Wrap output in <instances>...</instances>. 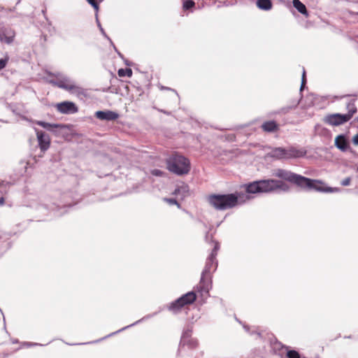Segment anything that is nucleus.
I'll list each match as a JSON object with an SVG mask.
<instances>
[{"label": "nucleus", "mask_w": 358, "mask_h": 358, "mask_svg": "<svg viewBox=\"0 0 358 358\" xmlns=\"http://www.w3.org/2000/svg\"><path fill=\"white\" fill-rule=\"evenodd\" d=\"M346 96H350V95L349 94H345V95L343 96L342 98L346 97Z\"/></svg>", "instance_id": "obj_40"}, {"label": "nucleus", "mask_w": 358, "mask_h": 358, "mask_svg": "<svg viewBox=\"0 0 358 358\" xmlns=\"http://www.w3.org/2000/svg\"><path fill=\"white\" fill-rule=\"evenodd\" d=\"M165 201L171 205H177L178 207L180 206V204L175 199H165Z\"/></svg>", "instance_id": "obj_33"}, {"label": "nucleus", "mask_w": 358, "mask_h": 358, "mask_svg": "<svg viewBox=\"0 0 358 358\" xmlns=\"http://www.w3.org/2000/svg\"><path fill=\"white\" fill-rule=\"evenodd\" d=\"M54 76L56 77V80H50V83L54 86H57L59 88L78 94L83 93V88L76 85L74 82H73L69 77L59 73L54 74Z\"/></svg>", "instance_id": "obj_5"}, {"label": "nucleus", "mask_w": 358, "mask_h": 358, "mask_svg": "<svg viewBox=\"0 0 358 358\" xmlns=\"http://www.w3.org/2000/svg\"><path fill=\"white\" fill-rule=\"evenodd\" d=\"M15 32L14 31L10 29V36H7V34H4V41L10 44L13 41L14 37H15Z\"/></svg>", "instance_id": "obj_26"}, {"label": "nucleus", "mask_w": 358, "mask_h": 358, "mask_svg": "<svg viewBox=\"0 0 358 358\" xmlns=\"http://www.w3.org/2000/svg\"><path fill=\"white\" fill-rule=\"evenodd\" d=\"M214 243V248L208 257L205 267L202 271L201 277L200 280V282L199 285L196 287V289L199 292L203 295V294H208V291L211 287L210 285V273L211 270H215L217 266V263L216 262V256L217 255V251L220 249V245L217 242Z\"/></svg>", "instance_id": "obj_2"}, {"label": "nucleus", "mask_w": 358, "mask_h": 358, "mask_svg": "<svg viewBox=\"0 0 358 358\" xmlns=\"http://www.w3.org/2000/svg\"><path fill=\"white\" fill-rule=\"evenodd\" d=\"M96 22H97V25H98V27H99V29H100V31H101V34H102L104 36L107 37V36H106V33H105V31H104V29L102 28V27H101V23H100V22L99 21V20H98V17H96Z\"/></svg>", "instance_id": "obj_35"}, {"label": "nucleus", "mask_w": 358, "mask_h": 358, "mask_svg": "<svg viewBox=\"0 0 358 358\" xmlns=\"http://www.w3.org/2000/svg\"><path fill=\"white\" fill-rule=\"evenodd\" d=\"M262 128L264 131L273 132L278 129V125L275 121L272 120L264 122Z\"/></svg>", "instance_id": "obj_19"}, {"label": "nucleus", "mask_w": 358, "mask_h": 358, "mask_svg": "<svg viewBox=\"0 0 358 358\" xmlns=\"http://www.w3.org/2000/svg\"><path fill=\"white\" fill-rule=\"evenodd\" d=\"M357 121H358V117L356 118Z\"/></svg>", "instance_id": "obj_43"}, {"label": "nucleus", "mask_w": 358, "mask_h": 358, "mask_svg": "<svg viewBox=\"0 0 358 358\" xmlns=\"http://www.w3.org/2000/svg\"><path fill=\"white\" fill-rule=\"evenodd\" d=\"M251 196L246 193L236 192L227 194H212L208 198L209 203L216 210H224L244 203Z\"/></svg>", "instance_id": "obj_1"}, {"label": "nucleus", "mask_w": 358, "mask_h": 358, "mask_svg": "<svg viewBox=\"0 0 358 358\" xmlns=\"http://www.w3.org/2000/svg\"><path fill=\"white\" fill-rule=\"evenodd\" d=\"M305 83H306V71L303 68L302 78H301V90H302L303 88L304 87Z\"/></svg>", "instance_id": "obj_31"}, {"label": "nucleus", "mask_w": 358, "mask_h": 358, "mask_svg": "<svg viewBox=\"0 0 358 358\" xmlns=\"http://www.w3.org/2000/svg\"><path fill=\"white\" fill-rule=\"evenodd\" d=\"M167 169L178 176L187 174L190 171V162L184 156L176 154L166 159Z\"/></svg>", "instance_id": "obj_3"}, {"label": "nucleus", "mask_w": 358, "mask_h": 358, "mask_svg": "<svg viewBox=\"0 0 358 358\" xmlns=\"http://www.w3.org/2000/svg\"><path fill=\"white\" fill-rule=\"evenodd\" d=\"M208 233L206 235V239L208 240Z\"/></svg>", "instance_id": "obj_41"}, {"label": "nucleus", "mask_w": 358, "mask_h": 358, "mask_svg": "<svg viewBox=\"0 0 358 358\" xmlns=\"http://www.w3.org/2000/svg\"><path fill=\"white\" fill-rule=\"evenodd\" d=\"M103 0H99V1H102Z\"/></svg>", "instance_id": "obj_44"}, {"label": "nucleus", "mask_w": 358, "mask_h": 358, "mask_svg": "<svg viewBox=\"0 0 358 358\" xmlns=\"http://www.w3.org/2000/svg\"><path fill=\"white\" fill-rule=\"evenodd\" d=\"M8 57L0 59V70L4 69L6 67V66L8 63Z\"/></svg>", "instance_id": "obj_29"}, {"label": "nucleus", "mask_w": 358, "mask_h": 358, "mask_svg": "<svg viewBox=\"0 0 358 358\" xmlns=\"http://www.w3.org/2000/svg\"><path fill=\"white\" fill-rule=\"evenodd\" d=\"M355 99H352L350 101H349L347 104V109H348V113L345 114L347 117H349V119L350 120L353 115L357 113V109L355 104Z\"/></svg>", "instance_id": "obj_21"}, {"label": "nucleus", "mask_w": 358, "mask_h": 358, "mask_svg": "<svg viewBox=\"0 0 358 358\" xmlns=\"http://www.w3.org/2000/svg\"><path fill=\"white\" fill-rule=\"evenodd\" d=\"M324 120L329 125L338 126L347 122L350 119L345 114L334 113L327 115Z\"/></svg>", "instance_id": "obj_9"}, {"label": "nucleus", "mask_w": 358, "mask_h": 358, "mask_svg": "<svg viewBox=\"0 0 358 358\" xmlns=\"http://www.w3.org/2000/svg\"><path fill=\"white\" fill-rule=\"evenodd\" d=\"M117 73L120 77L127 76V77L130 78L132 76V70L129 68L120 69L118 70Z\"/></svg>", "instance_id": "obj_25"}, {"label": "nucleus", "mask_w": 358, "mask_h": 358, "mask_svg": "<svg viewBox=\"0 0 358 358\" xmlns=\"http://www.w3.org/2000/svg\"><path fill=\"white\" fill-rule=\"evenodd\" d=\"M8 189V183L0 182V206L4 203V195L7 193Z\"/></svg>", "instance_id": "obj_22"}, {"label": "nucleus", "mask_w": 358, "mask_h": 358, "mask_svg": "<svg viewBox=\"0 0 358 358\" xmlns=\"http://www.w3.org/2000/svg\"><path fill=\"white\" fill-rule=\"evenodd\" d=\"M352 142L355 145H358V134L353 137Z\"/></svg>", "instance_id": "obj_36"}, {"label": "nucleus", "mask_w": 358, "mask_h": 358, "mask_svg": "<svg viewBox=\"0 0 358 358\" xmlns=\"http://www.w3.org/2000/svg\"><path fill=\"white\" fill-rule=\"evenodd\" d=\"M244 329H245L247 331L248 330V328L244 326Z\"/></svg>", "instance_id": "obj_42"}, {"label": "nucleus", "mask_w": 358, "mask_h": 358, "mask_svg": "<svg viewBox=\"0 0 358 358\" xmlns=\"http://www.w3.org/2000/svg\"><path fill=\"white\" fill-rule=\"evenodd\" d=\"M180 345H187L189 348H194L197 346V341L192 338V331L187 330L183 332L180 339Z\"/></svg>", "instance_id": "obj_12"}, {"label": "nucleus", "mask_w": 358, "mask_h": 358, "mask_svg": "<svg viewBox=\"0 0 358 358\" xmlns=\"http://www.w3.org/2000/svg\"><path fill=\"white\" fill-rule=\"evenodd\" d=\"M335 145L343 152L350 148V145L344 135H338L335 139Z\"/></svg>", "instance_id": "obj_15"}, {"label": "nucleus", "mask_w": 358, "mask_h": 358, "mask_svg": "<svg viewBox=\"0 0 358 358\" xmlns=\"http://www.w3.org/2000/svg\"><path fill=\"white\" fill-rule=\"evenodd\" d=\"M196 298L194 292H189L173 302L170 306V309L174 311L178 310L185 305L192 303L196 300Z\"/></svg>", "instance_id": "obj_8"}, {"label": "nucleus", "mask_w": 358, "mask_h": 358, "mask_svg": "<svg viewBox=\"0 0 358 358\" xmlns=\"http://www.w3.org/2000/svg\"><path fill=\"white\" fill-rule=\"evenodd\" d=\"M87 1L96 10L97 12L99 10V4L95 0H87Z\"/></svg>", "instance_id": "obj_30"}, {"label": "nucleus", "mask_w": 358, "mask_h": 358, "mask_svg": "<svg viewBox=\"0 0 358 358\" xmlns=\"http://www.w3.org/2000/svg\"><path fill=\"white\" fill-rule=\"evenodd\" d=\"M350 182L351 178L350 177H348L341 181V185L343 186H348L350 184Z\"/></svg>", "instance_id": "obj_34"}, {"label": "nucleus", "mask_w": 358, "mask_h": 358, "mask_svg": "<svg viewBox=\"0 0 358 358\" xmlns=\"http://www.w3.org/2000/svg\"><path fill=\"white\" fill-rule=\"evenodd\" d=\"M291 109V107H287V108H282V112L284 113H287L289 110Z\"/></svg>", "instance_id": "obj_37"}, {"label": "nucleus", "mask_w": 358, "mask_h": 358, "mask_svg": "<svg viewBox=\"0 0 358 358\" xmlns=\"http://www.w3.org/2000/svg\"><path fill=\"white\" fill-rule=\"evenodd\" d=\"M357 15H358V13H357Z\"/></svg>", "instance_id": "obj_45"}, {"label": "nucleus", "mask_w": 358, "mask_h": 358, "mask_svg": "<svg viewBox=\"0 0 358 358\" xmlns=\"http://www.w3.org/2000/svg\"><path fill=\"white\" fill-rule=\"evenodd\" d=\"M151 173L155 176H162L164 174V172L159 169H153L152 170Z\"/></svg>", "instance_id": "obj_32"}, {"label": "nucleus", "mask_w": 358, "mask_h": 358, "mask_svg": "<svg viewBox=\"0 0 358 358\" xmlns=\"http://www.w3.org/2000/svg\"><path fill=\"white\" fill-rule=\"evenodd\" d=\"M275 176L293 183L300 187L302 182H306V177L294 173L285 169H277L274 173Z\"/></svg>", "instance_id": "obj_6"}, {"label": "nucleus", "mask_w": 358, "mask_h": 358, "mask_svg": "<svg viewBox=\"0 0 358 358\" xmlns=\"http://www.w3.org/2000/svg\"><path fill=\"white\" fill-rule=\"evenodd\" d=\"M134 324H131V325H129V327H131V326H134ZM127 327H129V326H127V327H124V328H122V329H121V331H122V330H123V329H127ZM119 331H120V330Z\"/></svg>", "instance_id": "obj_39"}, {"label": "nucleus", "mask_w": 358, "mask_h": 358, "mask_svg": "<svg viewBox=\"0 0 358 358\" xmlns=\"http://www.w3.org/2000/svg\"><path fill=\"white\" fill-rule=\"evenodd\" d=\"M285 152L283 148H273L268 155L269 157L277 159H285Z\"/></svg>", "instance_id": "obj_17"}, {"label": "nucleus", "mask_w": 358, "mask_h": 358, "mask_svg": "<svg viewBox=\"0 0 358 358\" xmlns=\"http://www.w3.org/2000/svg\"><path fill=\"white\" fill-rule=\"evenodd\" d=\"M257 7L264 10H269L272 8V2L271 0H257Z\"/></svg>", "instance_id": "obj_20"}, {"label": "nucleus", "mask_w": 358, "mask_h": 358, "mask_svg": "<svg viewBox=\"0 0 358 358\" xmlns=\"http://www.w3.org/2000/svg\"><path fill=\"white\" fill-rule=\"evenodd\" d=\"M293 6L301 14H306V8L299 0H293Z\"/></svg>", "instance_id": "obj_24"}, {"label": "nucleus", "mask_w": 358, "mask_h": 358, "mask_svg": "<svg viewBox=\"0 0 358 358\" xmlns=\"http://www.w3.org/2000/svg\"><path fill=\"white\" fill-rule=\"evenodd\" d=\"M307 180L306 182H302L300 185L301 188L307 189V190H315L317 192H334L333 188L331 187H325L324 186V183L318 180H313L308 178H306Z\"/></svg>", "instance_id": "obj_7"}, {"label": "nucleus", "mask_w": 358, "mask_h": 358, "mask_svg": "<svg viewBox=\"0 0 358 358\" xmlns=\"http://www.w3.org/2000/svg\"><path fill=\"white\" fill-rule=\"evenodd\" d=\"M57 110L62 114H73L78 112L76 105L71 101H64L56 106Z\"/></svg>", "instance_id": "obj_10"}, {"label": "nucleus", "mask_w": 358, "mask_h": 358, "mask_svg": "<svg viewBox=\"0 0 358 358\" xmlns=\"http://www.w3.org/2000/svg\"><path fill=\"white\" fill-rule=\"evenodd\" d=\"M195 3L192 0H186L183 3V8L185 9H189L194 6Z\"/></svg>", "instance_id": "obj_28"}, {"label": "nucleus", "mask_w": 358, "mask_h": 358, "mask_svg": "<svg viewBox=\"0 0 358 358\" xmlns=\"http://www.w3.org/2000/svg\"><path fill=\"white\" fill-rule=\"evenodd\" d=\"M95 117L100 120L113 121L119 117V114L112 110H99L95 113Z\"/></svg>", "instance_id": "obj_13"}, {"label": "nucleus", "mask_w": 358, "mask_h": 358, "mask_svg": "<svg viewBox=\"0 0 358 358\" xmlns=\"http://www.w3.org/2000/svg\"><path fill=\"white\" fill-rule=\"evenodd\" d=\"M287 357V358H300L299 354L295 350H288Z\"/></svg>", "instance_id": "obj_27"}, {"label": "nucleus", "mask_w": 358, "mask_h": 358, "mask_svg": "<svg viewBox=\"0 0 358 358\" xmlns=\"http://www.w3.org/2000/svg\"><path fill=\"white\" fill-rule=\"evenodd\" d=\"M246 194L261 192L259 180L251 182L245 186Z\"/></svg>", "instance_id": "obj_18"}, {"label": "nucleus", "mask_w": 358, "mask_h": 358, "mask_svg": "<svg viewBox=\"0 0 358 358\" xmlns=\"http://www.w3.org/2000/svg\"><path fill=\"white\" fill-rule=\"evenodd\" d=\"M189 186L187 184L182 182L181 184L178 185L177 187L175 189L173 194L180 196L182 199H184L185 197L189 195Z\"/></svg>", "instance_id": "obj_16"}, {"label": "nucleus", "mask_w": 358, "mask_h": 358, "mask_svg": "<svg viewBox=\"0 0 358 358\" xmlns=\"http://www.w3.org/2000/svg\"><path fill=\"white\" fill-rule=\"evenodd\" d=\"M4 34H7V36H10V30H6L4 33H3V35Z\"/></svg>", "instance_id": "obj_38"}, {"label": "nucleus", "mask_w": 358, "mask_h": 358, "mask_svg": "<svg viewBox=\"0 0 358 358\" xmlns=\"http://www.w3.org/2000/svg\"><path fill=\"white\" fill-rule=\"evenodd\" d=\"M285 159L299 158L303 157L306 154V151L304 149H298L294 147L285 148Z\"/></svg>", "instance_id": "obj_14"}, {"label": "nucleus", "mask_w": 358, "mask_h": 358, "mask_svg": "<svg viewBox=\"0 0 358 358\" xmlns=\"http://www.w3.org/2000/svg\"><path fill=\"white\" fill-rule=\"evenodd\" d=\"M36 124L42 127L43 128L46 129L48 131H53V129L55 128H59L62 127L61 124H51L43 121H38Z\"/></svg>", "instance_id": "obj_23"}, {"label": "nucleus", "mask_w": 358, "mask_h": 358, "mask_svg": "<svg viewBox=\"0 0 358 358\" xmlns=\"http://www.w3.org/2000/svg\"><path fill=\"white\" fill-rule=\"evenodd\" d=\"M261 192H287L289 186L285 182L279 180L268 179L259 180Z\"/></svg>", "instance_id": "obj_4"}, {"label": "nucleus", "mask_w": 358, "mask_h": 358, "mask_svg": "<svg viewBox=\"0 0 358 358\" xmlns=\"http://www.w3.org/2000/svg\"><path fill=\"white\" fill-rule=\"evenodd\" d=\"M38 145L42 152H45L50 145V136L43 131L36 130Z\"/></svg>", "instance_id": "obj_11"}]
</instances>
